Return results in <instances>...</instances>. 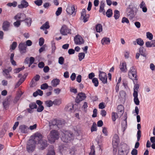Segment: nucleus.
Here are the masks:
<instances>
[{
	"label": "nucleus",
	"mask_w": 155,
	"mask_h": 155,
	"mask_svg": "<svg viewBox=\"0 0 155 155\" xmlns=\"http://www.w3.org/2000/svg\"><path fill=\"white\" fill-rule=\"evenodd\" d=\"M43 136L41 133L36 132L31 136L30 139L33 140L36 144H40V149L43 150L47 147L48 144L47 140L43 139Z\"/></svg>",
	"instance_id": "f257e3e1"
},
{
	"label": "nucleus",
	"mask_w": 155,
	"mask_h": 155,
	"mask_svg": "<svg viewBox=\"0 0 155 155\" xmlns=\"http://www.w3.org/2000/svg\"><path fill=\"white\" fill-rule=\"evenodd\" d=\"M61 135V140L64 142H68L74 138L72 133L69 131L64 130Z\"/></svg>",
	"instance_id": "f03ea898"
},
{
	"label": "nucleus",
	"mask_w": 155,
	"mask_h": 155,
	"mask_svg": "<svg viewBox=\"0 0 155 155\" xmlns=\"http://www.w3.org/2000/svg\"><path fill=\"white\" fill-rule=\"evenodd\" d=\"M48 139L51 143L55 142L56 140L59 137V133L56 130H52L50 132V134L48 136Z\"/></svg>",
	"instance_id": "7ed1b4c3"
},
{
	"label": "nucleus",
	"mask_w": 155,
	"mask_h": 155,
	"mask_svg": "<svg viewBox=\"0 0 155 155\" xmlns=\"http://www.w3.org/2000/svg\"><path fill=\"white\" fill-rule=\"evenodd\" d=\"M130 147L127 145H123L118 150V155H127L129 152Z\"/></svg>",
	"instance_id": "20e7f679"
},
{
	"label": "nucleus",
	"mask_w": 155,
	"mask_h": 155,
	"mask_svg": "<svg viewBox=\"0 0 155 155\" xmlns=\"http://www.w3.org/2000/svg\"><path fill=\"white\" fill-rule=\"evenodd\" d=\"M136 73L137 71L136 69L134 67H132L128 72V75L130 79L135 80L136 81L137 80Z\"/></svg>",
	"instance_id": "39448f33"
},
{
	"label": "nucleus",
	"mask_w": 155,
	"mask_h": 155,
	"mask_svg": "<svg viewBox=\"0 0 155 155\" xmlns=\"http://www.w3.org/2000/svg\"><path fill=\"white\" fill-rule=\"evenodd\" d=\"M36 144L33 140L30 139L28 141L26 146L27 150L28 152H32L34 150Z\"/></svg>",
	"instance_id": "423d86ee"
},
{
	"label": "nucleus",
	"mask_w": 155,
	"mask_h": 155,
	"mask_svg": "<svg viewBox=\"0 0 155 155\" xmlns=\"http://www.w3.org/2000/svg\"><path fill=\"white\" fill-rule=\"evenodd\" d=\"M99 79L103 84L107 83V76L106 73L103 71H99L98 72Z\"/></svg>",
	"instance_id": "0eeeda50"
},
{
	"label": "nucleus",
	"mask_w": 155,
	"mask_h": 155,
	"mask_svg": "<svg viewBox=\"0 0 155 155\" xmlns=\"http://www.w3.org/2000/svg\"><path fill=\"white\" fill-rule=\"evenodd\" d=\"M85 94L83 92L78 93L75 99V101L77 103H79L81 101L84 100L86 98Z\"/></svg>",
	"instance_id": "6e6552de"
},
{
	"label": "nucleus",
	"mask_w": 155,
	"mask_h": 155,
	"mask_svg": "<svg viewBox=\"0 0 155 155\" xmlns=\"http://www.w3.org/2000/svg\"><path fill=\"white\" fill-rule=\"evenodd\" d=\"M57 125L58 127L59 128L62 125V123L61 121L56 119H54L51 121L49 123V125L51 127L52 126Z\"/></svg>",
	"instance_id": "1a4fd4ad"
},
{
	"label": "nucleus",
	"mask_w": 155,
	"mask_h": 155,
	"mask_svg": "<svg viewBox=\"0 0 155 155\" xmlns=\"http://www.w3.org/2000/svg\"><path fill=\"white\" fill-rule=\"evenodd\" d=\"M75 10L74 6L72 5H68L66 10L67 13L69 15H74L75 14V13H74Z\"/></svg>",
	"instance_id": "9d476101"
},
{
	"label": "nucleus",
	"mask_w": 155,
	"mask_h": 155,
	"mask_svg": "<svg viewBox=\"0 0 155 155\" xmlns=\"http://www.w3.org/2000/svg\"><path fill=\"white\" fill-rule=\"evenodd\" d=\"M138 10L136 9L134 10L133 8H130L128 9L127 11V15L130 18H134L136 15Z\"/></svg>",
	"instance_id": "9b49d317"
},
{
	"label": "nucleus",
	"mask_w": 155,
	"mask_h": 155,
	"mask_svg": "<svg viewBox=\"0 0 155 155\" xmlns=\"http://www.w3.org/2000/svg\"><path fill=\"white\" fill-rule=\"evenodd\" d=\"M19 51L21 54L25 53L26 52L27 47L24 42H21L18 46Z\"/></svg>",
	"instance_id": "f8f14e48"
},
{
	"label": "nucleus",
	"mask_w": 155,
	"mask_h": 155,
	"mask_svg": "<svg viewBox=\"0 0 155 155\" xmlns=\"http://www.w3.org/2000/svg\"><path fill=\"white\" fill-rule=\"evenodd\" d=\"M71 31V29L68 28L65 25H63L60 30L61 33L63 35H66L70 33Z\"/></svg>",
	"instance_id": "ddd939ff"
},
{
	"label": "nucleus",
	"mask_w": 155,
	"mask_h": 155,
	"mask_svg": "<svg viewBox=\"0 0 155 155\" xmlns=\"http://www.w3.org/2000/svg\"><path fill=\"white\" fill-rule=\"evenodd\" d=\"M75 43L76 45H80L84 43V41L82 38L79 35H77L74 38Z\"/></svg>",
	"instance_id": "4468645a"
},
{
	"label": "nucleus",
	"mask_w": 155,
	"mask_h": 155,
	"mask_svg": "<svg viewBox=\"0 0 155 155\" xmlns=\"http://www.w3.org/2000/svg\"><path fill=\"white\" fill-rule=\"evenodd\" d=\"M10 23L7 21H5L3 22L2 28L4 31H8L9 30Z\"/></svg>",
	"instance_id": "2eb2a0df"
},
{
	"label": "nucleus",
	"mask_w": 155,
	"mask_h": 155,
	"mask_svg": "<svg viewBox=\"0 0 155 155\" xmlns=\"http://www.w3.org/2000/svg\"><path fill=\"white\" fill-rule=\"evenodd\" d=\"M29 5V4L25 0H22L21 1V4L18 5V8H26Z\"/></svg>",
	"instance_id": "dca6fc26"
},
{
	"label": "nucleus",
	"mask_w": 155,
	"mask_h": 155,
	"mask_svg": "<svg viewBox=\"0 0 155 155\" xmlns=\"http://www.w3.org/2000/svg\"><path fill=\"white\" fill-rule=\"evenodd\" d=\"M19 129L21 133L25 134L28 132V127L25 125H22L19 127Z\"/></svg>",
	"instance_id": "f3484780"
},
{
	"label": "nucleus",
	"mask_w": 155,
	"mask_h": 155,
	"mask_svg": "<svg viewBox=\"0 0 155 155\" xmlns=\"http://www.w3.org/2000/svg\"><path fill=\"white\" fill-rule=\"evenodd\" d=\"M119 142V137L117 134H115L114 135L113 140L112 142L113 145L115 144V147H117Z\"/></svg>",
	"instance_id": "a211bd4d"
},
{
	"label": "nucleus",
	"mask_w": 155,
	"mask_h": 155,
	"mask_svg": "<svg viewBox=\"0 0 155 155\" xmlns=\"http://www.w3.org/2000/svg\"><path fill=\"white\" fill-rule=\"evenodd\" d=\"M25 17V15L23 13H18L14 17L15 20L22 18V20L20 21H23Z\"/></svg>",
	"instance_id": "6ab92c4d"
},
{
	"label": "nucleus",
	"mask_w": 155,
	"mask_h": 155,
	"mask_svg": "<svg viewBox=\"0 0 155 155\" xmlns=\"http://www.w3.org/2000/svg\"><path fill=\"white\" fill-rule=\"evenodd\" d=\"M117 111L119 115L121 117L124 113V107L121 105L118 106L117 107Z\"/></svg>",
	"instance_id": "aec40b11"
},
{
	"label": "nucleus",
	"mask_w": 155,
	"mask_h": 155,
	"mask_svg": "<svg viewBox=\"0 0 155 155\" xmlns=\"http://www.w3.org/2000/svg\"><path fill=\"white\" fill-rule=\"evenodd\" d=\"M120 68L122 72H125L127 71L126 64L125 62H123L122 63H120Z\"/></svg>",
	"instance_id": "412c9836"
},
{
	"label": "nucleus",
	"mask_w": 155,
	"mask_h": 155,
	"mask_svg": "<svg viewBox=\"0 0 155 155\" xmlns=\"http://www.w3.org/2000/svg\"><path fill=\"white\" fill-rule=\"evenodd\" d=\"M133 96L134 97V102L136 105H139L140 103V101L138 98V93L135 92L133 94Z\"/></svg>",
	"instance_id": "4be33fe9"
},
{
	"label": "nucleus",
	"mask_w": 155,
	"mask_h": 155,
	"mask_svg": "<svg viewBox=\"0 0 155 155\" xmlns=\"http://www.w3.org/2000/svg\"><path fill=\"white\" fill-rule=\"evenodd\" d=\"M110 39L107 37L103 38L101 41V43L103 45H108L110 43Z\"/></svg>",
	"instance_id": "5701e85b"
},
{
	"label": "nucleus",
	"mask_w": 155,
	"mask_h": 155,
	"mask_svg": "<svg viewBox=\"0 0 155 155\" xmlns=\"http://www.w3.org/2000/svg\"><path fill=\"white\" fill-rule=\"evenodd\" d=\"M141 126L140 124H137V129L138 130L137 134V141H139L140 139V137H141V131L140 130L141 128Z\"/></svg>",
	"instance_id": "b1692460"
},
{
	"label": "nucleus",
	"mask_w": 155,
	"mask_h": 155,
	"mask_svg": "<svg viewBox=\"0 0 155 155\" xmlns=\"http://www.w3.org/2000/svg\"><path fill=\"white\" fill-rule=\"evenodd\" d=\"M65 111L71 112L73 111V105L72 104H69L65 108Z\"/></svg>",
	"instance_id": "393cba45"
},
{
	"label": "nucleus",
	"mask_w": 155,
	"mask_h": 155,
	"mask_svg": "<svg viewBox=\"0 0 155 155\" xmlns=\"http://www.w3.org/2000/svg\"><path fill=\"white\" fill-rule=\"evenodd\" d=\"M60 80L58 79H55L51 81V85L54 87H56L59 84Z\"/></svg>",
	"instance_id": "a878e982"
},
{
	"label": "nucleus",
	"mask_w": 155,
	"mask_h": 155,
	"mask_svg": "<svg viewBox=\"0 0 155 155\" xmlns=\"http://www.w3.org/2000/svg\"><path fill=\"white\" fill-rule=\"evenodd\" d=\"M23 94L22 92L21 91H20L19 92L18 94L16 96V97L14 98L13 102L15 104L17 103L18 101L20 99L21 95Z\"/></svg>",
	"instance_id": "bb28decb"
},
{
	"label": "nucleus",
	"mask_w": 155,
	"mask_h": 155,
	"mask_svg": "<svg viewBox=\"0 0 155 155\" xmlns=\"http://www.w3.org/2000/svg\"><path fill=\"white\" fill-rule=\"evenodd\" d=\"M50 27L49 23L48 21H46L45 24H43L40 27V29L43 30L48 29Z\"/></svg>",
	"instance_id": "cd10ccee"
},
{
	"label": "nucleus",
	"mask_w": 155,
	"mask_h": 155,
	"mask_svg": "<svg viewBox=\"0 0 155 155\" xmlns=\"http://www.w3.org/2000/svg\"><path fill=\"white\" fill-rule=\"evenodd\" d=\"M40 78V76L39 75L37 74L34 78L31 81V83H32V84H31V87H34L35 86L34 84L33 83L34 82V81H38Z\"/></svg>",
	"instance_id": "c85d7f7f"
},
{
	"label": "nucleus",
	"mask_w": 155,
	"mask_h": 155,
	"mask_svg": "<svg viewBox=\"0 0 155 155\" xmlns=\"http://www.w3.org/2000/svg\"><path fill=\"white\" fill-rule=\"evenodd\" d=\"M46 155H56L55 152L52 146L48 150Z\"/></svg>",
	"instance_id": "c756f323"
},
{
	"label": "nucleus",
	"mask_w": 155,
	"mask_h": 155,
	"mask_svg": "<svg viewBox=\"0 0 155 155\" xmlns=\"http://www.w3.org/2000/svg\"><path fill=\"white\" fill-rule=\"evenodd\" d=\"M105 6V4L103 2H101L100 6V8L99 10V12H102L103 13H104L105 11L104 9V7Z\"/></svg>",
	"instance_id": "7c9ffc66"
},
{
	"label": "nucleus",
	"mask_w": 155,
	"mask_h": 155,
	"mask_svg": "<svg viewBox=\"0 0 155 155\" xmlns=\"http://www.w3.org/2000/svg\"><path fill=\"white\" fill-rule=\"evenodd\" d=\"M24 20L25 21V23L26 25L28 26H30L32 22L31 19L30 18H27L25 19H24Z\"/></svg>",
	"instance_id": "2f4dec72"
},
{
	"label": "nucleus",
	"mask_w": 155,
	"mask_h": 155,
	"mask_svg": "<svg viewBox=\"0 0 155 155\" xmlns=\"http://www.w3.org/2000/svg\"><path fill=\"white\" fill-rule=\"evenodd\" d=\"M97 32H100L102 30V25L100 24L97 25L95 28Z\"/></svg>",
	"instance_id": "473e14b6"
},
{
	"label": "nucleus",
	"mask_w": 155,
	"mask_h": 155,
	"mask_svg": "<svg viewBox=\"0 0 155 155\" xmlns=\"http://www.w3.org/2000/svg\"><path fill=\"white\" fill-rule=\"evenodd\" d=\"M117 114L115 112H113L112 113V120L113 121H115L116 119L118 117Z\"/></svg>",
	"instance_id": "72a5a7b5"
},
{
	"label": "nucleus",
	"mask_w": 155,
	"mask_h": 155,
	"mask_svg": "<svg viewBox=\"0 0 155 155\" xmlns=\"http://www.w3.org/2000/svg\"><path fill=\"white\" fill-rule=\"evenodd\" d=\"M92 82L94 84V86L95 87H97L99 84V82L98 79L96 78H94L92 79Z\"/></svg>",
	"instance_id": "f704fd0d"
},
{
	"label": "nucleus",
	"mask_w": 155,
	"mask_h": 155,
	"mask_svg": "<svg viewBox=\"0 0 155 155\" xmlns=\"http://www.w3.org/2000/svg\"><path fill=\"white\" fill-rule=\"evenodd\" d=\"M139 51L140 54L143 56H145V49L143 47H140L139 49Z\"/></svg>",
	"instance_id": "c9c22d12"
},
{
	"label": "nucleus",
	"mask_w": 155,
	"mask_h": 155,
	"mask_svg": "<svg viewBox=\"0 0 155 155\" xmlns=\"http://www.w3.org/2000/svg\"><path fill=\"white\" fill-rule=\"evenodd\" d=\"M12 70V68L11 67H9L8 69H4L3 70V72L5 73V74L4 75L5 76H8L9 73Z\"/></svg>",
	"instance_id": "e433bc0d"
},
{
	"label": "nucleus",
	"mask_w": 155,
	"mask_h": 155,
	"mask_svg": "<svg viewBox=\"0 0 155 155\" xmlns=\"http://www.w3.org/2000/svg\"><path fill=\"white\" fill-rule=\"evenodd\" d=\"M120 14L119 12L117 10H115L114 12V17L115 19H117L119 18Z\"/></svg>",
	"instance_id": "4c0bfd02"
},
{
	"label": "nucleus",
	"mask_w": 155,
	"mask_h": 155,
	"mask_svg": "<svg viewBox=\"0 0 155 155\" xmlns=\"http://www.w3.org/2000/svg\"><path fill=\"white\" fill-rule=\"evenodd\" d=\"M25 81V79L21 78L15 85V88L18 87Z\"/></svg>",
	"instance_id": "58836bf2"
},
{
	"label": "nucleus",
	"mask_w": 155,
	"mask_h": 155,
	"mask_svg": "<svg viewBox=\"0 0 155 155\" xmlns=\"http://www.w3.org/2000/svg\"><path fill=\"white\" fill-rule=\"evenodd\" d=\"M137 44L140 46H142L144 44V42L143 40L140 38H138L136 39Z\"/></svg>",
	"instance_id": "ea45409f"
},
{
	"label": "nucleus",
	"mask_w": 155,
	"mask_h": 155,
	"mask_svg": "<svg viewBox=\"0 0 155 155\" xmlns=\"http://www.w3.org/2000/svg\"><path fill=\"white\" fill-rule=\"evenodd\" d=\"M85 54L83 52L80 53L78 54L79 60L80 61H82L84 58Z\"/></svg>",
	"instance_id": "a19ab883"
},
{
	"label": "nucleus",
	"mask_w": 155,
	"mask_h": 155,
	"mask_svg": "<svg viewBox=\"0 0 155 155\" xmlns=\"http://www.w3.org/2000/svg\"><path fill=\"white\" fill-rule=\"evenodd\" d=\"M112 11L111 9H109L106 13L107 16L108 17L110 18L111 17L112 15Z\"/></svg>",
	"instance_id": "79ce46f5"
},
{
	"label": "nucleus",
	"mask_w": 155,
	"mask_h": 155,
	"mask_svg": "<svg viewBox=\"0 0 155 155\" xmlns=\"http://www.w3.org/2000/svg\"><path fill=\"white\" fill-rule=\"evenodd\" d=\"M45 104L47 107H50L52 106L53 102L51 100H48L45 102Z\"/></svg>",
	"instance_id": "37998d69"
},
{
	"label": "nucleus",
	"mask_w": 155,
	"mask_h": 155,
	"mask_svg": "<svg viewBox=\"0 0 155 155\" xmlns=\"http://www.w3.org/2000/svg\"><path fill=\"white\" fill-rule=\"evenodd\" d=\"M97 130V125L95 123H93V125L91 128V131L92 132L96 131Z\"/></svg>",
	"instance_id": "c03bdc74"
},
{
	"label": "nucleus",
	"mask_w": 155,
	"mask_h": 155,
	"mask_svg": "<svg viewBox=\"0 0 155 155\" xmlns=\"http://www.w3.org/2000/svg\"><path fill=\"white\" fill-rule=\"evenodd\" d=\"M95 147L94 145H92L91 147V151L89 153V155H95Z\"/></svg>",
	"instance_id": "a18cd8bd"
},
{
	"label": "nucleus",
	"mask_w": 155,
	"mask_h": 155,
	"mask_svg": "<svg viewBox=\"0 0 155 155\" xmlns=\"http://www.w3.org/2000/svg\"><path fill=\"white\" fill-rule=\"evenodd\" d=\"M17 2L16 1H13L12 3H9L7 4V5L9 7L13 6V7H15L17 5Z\"/></svg>",
	"instance_id": "49530a36"
},
{
	"label": "nucleus",
	"mask_w": 155,
	"mask_h": 155,
	"mask_svg": "<svg viewBox=\"0 0 155 155\" xmlns=\"http://www.w3.org/2000/svg\"><path fill=\"white\" fill-rule=\"evenodd\" d=\"M17 46V43L16 42H13L12 45L10 46V49L14 50L15 49Z\"/></svg>",
	"instance_id": "de8ad7c7"
},
{
	"label": "nucleus",
	"mask_w": 155,
	"mask_h": 155,
	"mask_svg": "<svg viewBox=\"0 0 155 155\" xmlns=\"http://www.w3.org/2000/svg\"><path fill=\"white\" fill-rule=\"evenodd\" d=\"M24 68L25 67H24L21 68H16L13 71L15 73H19L20 71L23 70Z\"/></svg>",
	"instance_id": "09e8293b"
},
{
	"label": "nucleus",
	"mask_w": 155,
	"mask_h": 155,
	"mask_svg": "<svg viewBox=\"0 0 155 155\" xmlns=\"http://www.w3.org/2000/svg\"><path fill=\"white\" fill-rule=\"evenodd\" d=\"M146 36L147 38L150 40H151L153 38V35L150 32H147L146 33Z\"/></svg>",
	"instance_id": "8fccbe9b"
},
{
	"label": "nucleus",
	"mask_w": 155,
	"mask_h": 155,
	"mask_svg": "<svg viewBox=\"0 0 155 155\" xmlns=\"http://www.w3.org/2000/svg\"><path fill=\"white\" fill-rule=\"evenodd\" d=\"M52 52L54 53L56 49V47L55 46V44L54 41H52L51 42Z\"/></svg>",
	"instance_id": "3c124183"
},
{
	"label": "nucleus",
	"mask_w": 155,
	"mask_h": 155,
	"mask_svg": "<svg viewBox=\"0 0 155 155\" xmlns=\"http://www.w3.org/2000/svg\"><path fill=\"white\" fill-rule=\"evenodd\" d=\"M29 107L31 109H36L37 108V105L35 103H31L29 105Z\"/></svg>",
	"instance_id": "603ef678"
},
{
	"label": "nucleus",
	"mask_w": 155,
	"mask_h": 155,
	"mask_svg": "<svg viewBox=\"0 0 155 155\" xmlns=\"http://www.w3.org/2000/svg\"><path fill=\"white\" fill-rule=\"evenodd\" d=\"M139 88V85L138 84H135L134 88V94L135 92L138 93L137 91Z\"/></svg>",
	"instance_id": "864d4df0"
},
{
	"label": "nucleus",
	"mask_w": 155,
	"mask_h": 155,
	"mask_svg": "<svg viewBox=\"0 0 155 155\" xmlns=\"http://www.w3.org/2000/svg\"><path fill=\"white\" fill-rule=\"evenodd\" d=\"M62 9L61 7H59L56 12V15L57 16H58L60 15L62 12Z\"/></svg>",
	"instance_id": "5fc2aeb1"
},
{
	"label": "nucleus",
	"mask_w": 155,
	"mask_h": 155,
	"mask_svg": "<svg viewBox=\"0 0 155 155\" xmlns=\"http://www.w3.org/2000/svg\"><path fill=\"white\" fill-rule=\"evenodd\" d=\"M64 62V59L62 57H60L58 59V63L61 64L62 65L63 64Z\"/></svg>",
	"instance_id": "6e6d98bb"
},
{
	"label": "nucleus",
	"mask_w": 155,
	"mask_h": 155,
	"mask_svg": "<svg viewBox=\"0 0 155 155\" xmlns=\"http://www.w3.org/2000/svg\"><path fill=\"white\" fill-rule=\"evenodd\" d=\"M146 46L147 48H150L151 47H153V45H152V42H151L148 41L146 42L145 43Z\"/></svg>",
	"instance_id": "4d7b16f0"
},
{
	"label": "nucleus",
	"mask_w": 155,
	"mask_h": 155,
	"mask_svg": "<svg viewBox=\"0 0 155 155\" xmlns=\"http://www.w3.org/2000/svg\"><path fill=\"white\" fill-rule=\"evenodd\" d=\"M48 87V85L46 83L43 84L41 86V88L42 90L46 89H47Z\"/></svg>",
	"instance_id": "13d9d810"
},
{
	"label": "nucleus",
	"mask_w": 155,
	"mask_h": 155,
	"mask_svg": "<svg viewBox=\"0 0 155 155\" xmlns=\"http://www.w3.org/2000/svg\"><path fill=\"white\" fill-rule=\"evenodd\" d=\"M86 15V10L84 9H82L81 12V18H84L85 16Z\"/></svg>",
	"instance_id": "bf43d9fd"
},
{
	"label": "nucleus",
	"mask_w": 155,
	"mask_h": 155,
	"mask_svg": "<svg viewBox=\"0 0 155 155\" xmlns=\"http://www.w3.org/2000/svg\"><path fill=\"white\" fill-rule=\"evenodd\" d=\"M38 6L41 5L42 3V0H37L34 2Z\"/></svg>",
	"instance_id": "052dcab7"
},
{
	"label": "nucleus",
	"mask_w": 155,
	"mask_h": 155,
	"mask_svg": "<svg viewBox=\"0 0 155 155\" xmlns=\"http://www.w3.org/2000/svg\"><path fill=\"white\" fill-rule=\"evenodd\" d=\"M121 22L122 23H126L127 24L129 23V21L128 18L125 17H124L122 18Z\"/></svg>",
	"instance_id": "680f3d73"
},
{
	"label": "nucleus",
	"mask_w": 155,
	"mask_h": 155,
	"mask_svg": "<svg viewBox=\"0 0 155 155\" xmlns=\"http://www.w3.org/2000/svg\"><path fill=\"white\" fill-rule=\"evenodd\" d=\"M21 25V21H16L14 22L13 23L14 25L16 27H18Z\"/></svg>",
	"instance_id": "e2e57ef3"
},
{
	"label": "nucleus",
	"mask_w": 155,
	"mask_h": 155,
	"mask_svg": "<svg viewBox=\"0 0 155 155\" xmlns=\"http://www.w3.org/2000/svg\"><path fill=\"white\" fill-rule=\"evenodd\" d=\"M120 97L122 98H124L125 97V93L123 91H120L119 93Z\"/></svg>",
	"instance_id": "0e129e2a"
},
{
	"label": "nucleus",
	"mask_w": 155,
	"mask_h": 155,
	"mask_svg": "<svg viewBox=\"0 0 155 155\" xmlns=\"http://www.w3.org/2000/svg\"><path fill=\"white\" fill-rule=\"evenodd\" d=\"M44 109V107L43 106H39L37 108V111L38 112H40L42 111Z\"/></svg>",
	"instance_id": "69168bd1"
},
{
	"label": "nucleus",
	"mask_w": 155,
	"mask_h": 155,
	"mask_svg": "<svg viewBox=\"0 0 155 155\" xmlns=\"http://www.w3.org/2000/svg\"><path fill=\"white\" fill-rule=\"evenodd\" d=\"M84 18H81V19L84 20V22H86L88 21V18H89V15H86L85 16H84Z\"/></svg>",
	"instance_id": "338daca9"
},
{
	"label": "nucleus",
	"mask_w": 155,
	"mask_h": 155,
	"mask_svg": "<svg viewBox=\"0 0 155 155\" xmlns=\"http://www.w3.org/2000/svg\"><path fill=\"white\" fill-rule=\"evenodd\" d=\"M137 150L136 149H133L131 152L132 155H137Z\"/></svg>",
	"instance_id": "774afa93"
}]
</instances>
